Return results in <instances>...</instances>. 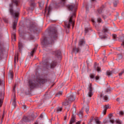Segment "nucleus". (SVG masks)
<instances>
[{"mask_svg":"<svg viewBox=\"0 0 124 124\" xmlns=\"http://www.w3.org/2000/svg\"><path fill=\"white\" fill-rule=\"evenodd\" d=\"M115 123L116 124H121L122 123H121V121L120 120H116L115 121Z\"/></svg>","mask_w":124,"mask_h":124,"instance_id":"nucleus-47","label":"nucleus"},{"mask_svg":"<svg viewBox=\"0 0 124 124\" xmlns=\"http://www.w3.org/2000/svg\"><path fill=\"white\" fill-rule=\"evenodd\" d=\"M66 117H65V118H64V120H66Z\"/></svg>","mask_w":124,"mask_h":124,"instance_id":"nucleus-64","label":"nucleus"},{"mask_svg":"<svg viewBox=\"0 0 124 124\" xmlns=\"http://www.w3.org/2000/svg\"><path fill=\"white\" fill-rule=\"evenodd\" d=\"M120 115L121 116H124V111H120L119 112Z\"/></svg>","mask_w":124,"mask_h":124,"instance_id":"nucleus-46","label":"nucleus"},{"mask_svg":"<svg viewBox=\"0 0 124 124\" xmlns=\"http://www.w3.org/2000/svg\"><path fill=\"white\" fill-rule=\"evenodd\" d=\"M74 123H75V118H72L70 121L69 124H74Z\"/></svg>","mask_w":124,"mask_h":124,"instance_id":"nucleus-27","label":"nucleus"},{"mask_svg":"<svg viewBox=\"0 0 124 124\" xmlns=\"http://www.w3.org/2000/svg\"><path fill=\"white\" fill-rule=\"evenodd\" d=\"M119 3V0H116L113 2V6L114 7H117V5Z\"/></svg>","mask_w":124,"mask_h":124,"instance_id":"nucleus-24","label":"nucleus"},{"mask_svg":"<svg viewBox=\"0 0 124 124\" xmlns=\"http://www.w3.org/2000/svg\"><path fill=\"white\" fill-rule=\"evenodd\" d=\"M89 93H88V97H92L93 93V88H92V85H90L89 87Z\"/></svg>","mask_w":124,"mask_h":124,"instance_id":"nucleus-10","label":"nucleus"},{"mask_svg":"<svg viewBox=\"0 0 124 124\" xmlns=\"http://www.w3.org/2000/svg\"><path fill=\"white\" fill-rule=\"evenodd\" d=\"M3 118H4V113H3V115L1 118V121H2V119H3Z\"/></svg>","mask_w":124,"mask_h":124,"instance_id":"nucleus-51","label":"nucleus"},{"mask_svg":"<svg viewBox=\"0 0 124 124\" xmlns=\"http://www.w3.org/2000/svg\"><path fill=\"white\" fill-rule=\"evenodd\" d=\"M95 69H96L98 72H101V69L99 67H95Z\"/></svg>","mask_w":124,"mask_h":124,"instance_id":"nucleus-31","label":"nucleus"},{"mask_svg":"<svg viewBox=\"0 0 124 124\" xmlns=\"http://www.w3.org/2000/svg\"><path fill=\"white\" fill-rule=\"evenodd\" d=\"M110 91H111V90L109 89H108L107 90V93H109V92H110Z\"/></svg>","mask_w":124,"mask_h":124,"instance_id":"nucleus-52","label":"nucleus"},{"mask_svg":"<svg viewBox=\"0 0 124 124\" xmlns=\"http://www.w3.org/2000/svg\"><path fill=\"white\" fill-rule=\"evenodd\" d=\"M78 116H79L80 119H82V118H83V111H80L78 114Z\"/></svg>","mask_w":124,"mask_h":124,"instance_id":"nucleus-22","label":"nucleus"},{"mask_svg":"<svg viewBox=\"0 0 124 124\" xmlns=\"http://www.w3.org/2000/svg\"><path fill=\"white\" fill-rule=\"evenodd\" d=\"M92 1H95V0H92Z\"/></svg>","mask_w":124,"mask_h":124,"instance_id":"nucleus-63","label":"nucleus"},{"mask_svg":"<svg viewBox=\"0 0 124 124\" xmlns=\"http://www.w3.org/2000/svg\"><path fill=\"white\" fill-rule=\"evenodd\" d=\"M103 7H101L100 9H98L97 13H98V14H102V12L103 11Z\"/></svg>","mask_w":124,"mask_h":124,"instance_id":"nucleus-21","label":"nucleus"},{"mask_svg":"<svg viewBox=\"0 0 124 124\" xmlns=\"http://www.w3.org/2000/svg\"><path fill=\"white\" fill-rule=\"evenodd\" d=\"M84 108L85 109V112L88 113H89V111L90 110V107H89L88 105L84 107Z\"/></svg>","mask_w":124,"mask_h":124,"instance_id":"nucleus-20","label":"nucleus"},{"mask_svg":"<svg viewBox=\"0 0 124 124\" xmlns=\"http://www.w3.org/2000/svg\"><path fill=\"white\" fill-rule=\"evenodd\" d=\"M102 17L104 19H105V18H106V16H104L103 15H102Z\"/></svg>","mask_w":124,"mask_h":124,"instance_id":"nucleus-56","label":"nucleus"},{"mask_svg":"<svg viewBox=\"0 0 124 124\" xmlns=\"http://www.w3.org/2000/svg\"><path fill=\"white\" fill-rule=\"evenodd\" d=\"M116 100L117 101H118V102H120V101H121V99H120V98H117Z\"/></svg>","mask_w":124,"mask_h":124,"instance_id":"nucleus-49","label":"nucleus"},{"mask_svg":"<svg viewBox=\"0 0 124 124\" xmlns=\"http://www.w3.org/2000/svg\"><path fill=\"white\" fill-rule=\"evenodd\" d=\"M36 51V47H34L31 52V56H33V53Z\"/></svg>","mask_w":124,"mask_h":124,"instance_id":"nucleus-29","label":"nucleus"},{"mask_svg":"<svg viewBox=\"0 0 124 124\" xmlns=\"http://www.w3.org/2000/svg\"><path fill=\"white\" fill-rule=\"evenodd\" d=\"M100 37L102 39H105V38H106V36H102V35H101V34H100Z\"/></svg>","mask_w":124,"mask_h":124,"instance_id":"nucleus-45","label":"nucleus"},{"mask_svg":"<svg viewBox=\"0 0 124 124\" xmlns=\"http://www.w3.org/2000/svg\"><path fill=\"white\" fill-rule=\"evenodd\" d=\"M28 30L30 31L31 33H34L36 31H37V25L34 24H30L28 26Z\"/></svg>","mask_w":124,"mask_h":124,"instance_id":"nucleus-5","label":"nucleus"},{"mask_svg":"<svg viewBox=\"0 0 124 124\" xmlns=\"http://www.w3.org/2000/svg\"><path fill=\"white\" fill-rule=\"evenodd\" d=\"M67 99L69 101V103H71L75 100V95L73 93H69L67 94Z\"/></svg>","mask_w":124,"mask_h":124,"instance_id":"nucleus-7","label":"nucleus"},{"mask_svg":"<svg viewBox=\"0 0 124 124\" xmlns=\"http://www.w3.org/2000/svg\"><path fill=\"white\" fill-rule=\"evenodd\" d=\"M75 17V13H74L69 18L68 22H65V25L68 29L66 30V32L68 33L69 32V29H70V26H74V22L73 21V18Z\"/></svg>","mask_w":124,"mask_h":124,"instance_id":"nucleus-4","label":"nucleus"},{"mask_svg":"<svg viewBox=\"0 0 124 124\" xmlns=\"http://www.w3.org/2000/svg\"><path fill=\"white\" fill-rule=\"evenodd\" d=\"M100 79V78L98 76H96L95 78V79L97 81H99Z\"/></svg>","mask_w":124,"mask_h":124,"instance_id":"nucleus-42","label":"nucleus"},{"mask_svg":"<svg viewBox=\"0 0 124 124\" xmlns=\"http://www.w3.org/2000/svg\"><path fill=\"white\" fill-rule=\"evenodd\" d=\"M73 52H75V53H78V52H79V48H74L73 49Z\"/></svg>","mask_w":124,"mask_h":124,"instance_id":"nucleus-30","label":"nucleus"},{"mask_svg":"<svg viewBox=\"0 0 124 124\" xmlns=\"http://www.w3.org/2000/svg\"><path fill=\"white\" fill-rule=\"evenodd\" d=\"M23 46V45H22V43L21 42H19L18 43V47L19 49H21L22 47Z\"/></svg>","mask_w":124,"mask_h":124,"instance_id":"nucleus-39","label":"nucleus"},{"mask_svg":"<svg viewBox=\"0 0 124 124\" xmlns=\"http://www.w3.org/2000/svg\"><path fill=\"white\" fill-rule=\"evenodd\" d=\"M92 21L93 23H94V20L92 19Z\"/></svg>","mask_w":124,"mask_h":124,"instance_id":"nucleus-59","label":"nucleus"},{"mask_svg":"<svg viewBox=\"0 0 124 124\" xmlns=\"http://www.w3.org/2000/svg\"><path fill=\"white\" fill-rule=\"evenodd\" d=\"M124 73V71H122L121 72H120L119 74V76L120 78V79H123V78H122V76H123V74Z\"/></svg>","mask_w":124,"mask_h":124,"instance_id":"nucleus-32","label":"nucleus"},{"mask_svg":"<svg viewBox=\"0 0 124 124\" xmlns=\"http://www.w3.org/2000/svg\"><path fill=\"white\" fill-rule=\"evenodd\" d=\"M33 39V37H31L29 39Z\"/></svg>","mask_w":124,"mask_h":124,"instance_id":"nucleus-57","label":"nucleus"},{"mask_svg":"<svg viewBox=\"0 0 124 124\" xmlns=\"http://www.w3.org/2000/svg\"><path fill=\"white\" fill-rule=\"evenodd\" d=\"M39 5L41 7H42L43 6V3H41Z\"/></svg>","mask_w":124,"mask_h":124,"instance_id":"nucleus-50","label":"nucleus"},{"mask_svg":"<svg viewBox=\"0 0 124 124\" xmlns=\"http://www.w3.org/2000/svg\"><path fill=\"white\" fill-rule=\"evenodd\" d=\"M46 82H47V79L35 76H34V80L33 79L29 80L28 86L30 90H32V89H34L36 87H39V86L46 83Z\"/></svg>","mask_w":124,"mask_h":124,"instance_id":"nucleus-2","label":"nucleus"},{"mask_svg":"<svg viewBox=\"0 0 124 124\" xmlns=\"http://www.w3.org/2000/svg\"><path fill=\"white\" fill-rule=\"evenodd\" d=\"M9 75L11 79H12L13 78V72L12 71L10 72Z\"/></svg>","mask_w":124,"mask_h":124,"instance_id":"nucleus-41","label":"nucleus"},{"mask_svg":"<svg viewBox=\"0 0 124 124\" xmlns=\"http://www.w3.org/2000/svg\"><path fill=\"white\" fill-rule=\"evenodd\" d=\"M16 26H17V21H15L13 25V29L15 30L16 29Z\"/></svg>","mask_w":124,"mask_h":124,"instance_id":"nucleus-25","label":"nucleus"},{"mask_svg":"<svg viewBox=\"0 0 124 124\" xmlns=\"http://www.w3.org/2000/svg\"><path fill=\"white\" fill-rule=\"evenodd\" d=\"M100 98H103V99H104L106 101H108V97L107 95L104 96L103 94L101 93L100 96H99Z\"/></svg>","mask_w":124,"mask_h":124,"instance_id":"nucleus-14","label":"nucleus"},{"mask_svg":"<svg viewBox=\"0 0 124 124\" xmlns=\"http://www.w3.org/2000/svg\"><path fill=\"white\" fill-rule=\"evenodd\" d=\"M70 103H69V101L67 99L65 102H63L62 103V104L64 106H68V107H70V105H69V104H70Z\"/></svg>","mask_w":124,"mask_h":124,"instance_id":"nucleus-13","label":"nucleus"},{"mask_svg":"<svg viewBox=\"0 0 124 124\" xmlns=\"http://www.w3.org/2000/svg\"><path fill=\"white\" fill-rule=\"evenodd\" d=\"M112 117H113V114H110L109 115V122L110 123H111V124H114L115 120L112 118Z\"/></svg>","mask_w":124,"mask_h":124,"instance_id":"nucleus-15","label":"nucleus"},{"mask_svg":"<svg viewBox=\"0 0 124 124\" xmlns=\"http://www.w3.org/2000/svg\"><path fill=\"white\" fill-rule=\"evenodd\" d=\"M80 123H81V121H78V122H77V123H76V124H80Z\"/></svg>","mask_w":124,"mask_h":124,"instance_id":"nucleus-53","label":"nucleus"},{"mask_svg":"<svg viewBox=\"0 0 124 124\" xmlns=\"http://www.w3.org/2000/svg\"><path fill=\"white\" fill-rule=\"evenodd\" d=\"M23 121L24 122H29V119L27 117L24 116L23 117Z\"/></svg>","mask_w":124,"mask_h":124,"instance_id":"nucleus-37","label":"nucleus"},{"mask_svg":"<svg viewBox=\"0 0 124 124\" xmlns=\"http://www.w3.org/2000/svg\"><path fill=\"white\" fill-rule=\"evenodd\" d=\"M43 64L45 65L46 68H48V67H49L50 68H54L56 65H57V62L56 61H54L49 64V63L47 61H46L45 62H43Z\"/></svg>","mask_w":124,"mask_h":124,"instance_id":"nucleus-6","label":"nucleus"},{"mask_svg":"<svg viewBox=\"0 0 124 124\" xmlns=\"http://www.w3.org/2000/svg\"><path fill=\"white\" fill-rule=\"evenodd\" d=\"M112 38L114 40H117V35L116 34H112Z\"/></svg>","mask_w":124,"mask_h":124,"instance_id":"nucleus-36","label":"nucleus"},{"mask_svg":"<svg viewBox=\"0 0 124 124\" xmlns=\"http://www.w3.org/2000/svg\"><path fill=\"white\" fill-rule=\"evenodd\" d=\"M1 85V80L0 79V86ZM1 92L0 91V107L2 105V101L0 99V97H1Z\"/></svg>","mask_w":124,"mask_h":124,"instance_id":"nucleus-19","label":"nucleus"},{"mask_svg":"<svg viewBox=\"0 0 124 124\" xmlns=\"http://www.w3.org/2000/svg\"><path fill=\"white\" fill-rule=\"evenodd\" d=\"M103 31H104V32H107V31H108V28L107 27H104Z\"/></svg>","mask_w":124,"mask_h":124,"instance_id":"nucleus-38","label":"nucleus"},{"mask_svg":"<svg viewBox=\"0 0 124 124\" xmlns=\"http://www.w3.org/2000/svg\"><path fill=\"white\" fill-rule=\"evenodd\" d=\"M58 3L60 4L61 6H63L65 4V0H59Z\"/></svg>","mask_w":124,"mask_h":124,"instance_id":"nucleus-17","label":"nucleus"},{"mask_svg":"<svg viewBox=\"0 0 124 124\" xmlns=\"http://www.w3.org/2000/svg\"><path fill=\"white\" fill-rule=\"evenodd\" d=\"M68 9L69 10H71V11H76V9H77V5L76 4H72L68 5Z\"/></svg>","mask_w":124,"mask_h":124,"instance_id":"nucleus-8","label":"nucleus"},{"mask_svg":"<svg viewBox=\"0 0 124 124\" xmlns=\"http://www.w3.org/2000/svg\"><path fill=\"white\" fill-rule=\"evenodd\" d=\"M113 74H114V72H113V71H107V75L108 76V77H110V76H112V75H113Z\"/></svg>","mask_w":124,"mask_h":124,"instance_id":"nucleus-18","label":"nucleus"},{"mask_svg":"<svg viewBox=\"0 0 124 124\" xmlns=\"http://www.w3.org/2000/svg\"><path fill=\"white\" fill-rule=\"evenodd\" d=\"M107 109H109V106L108 105L104 106V110L102 112L103 116L106 114Z\"/></svg>","mask_w":124,"mask_h":124,"instance_id":"nucleus-11","label":"nucleus"},{"mask_svg":"<svg viewBox=\"0 0 124 124\" xmlns=\"http://www.w3.org/2000/svg\"><path fill=\"white\" fill-rule=\"evenodd\" d=\"M62 94V91H60L57 93V94H56V96H61Z\"/></svg>","mask_w":124,"mask_h":124,"instance_id":"nucleus-35","label":"nucleus"},{"mask_svg":"<svg viewBox=\"0 0 124 124\" xmlns=\"http://www.w3.org/2000/svg\"><path fill=\"white\" fill-rule=\"evenodd\" d=\"M85 40L83 39H80L78 43L79 47H82V46H84V45H85Z\"/></svg>","mask_w":124,"mask_h":124,"instance_id":"nucleus-12","label":"nucleus"},{"mask_svg":"<svg viewBox=\"0 0 124 124\" xmlns=\"http://www.w3.org/2000/svg\"><path fill=\"white\" fill-rule=\"evenodd\" d=\"M97 22H98V23H101L102 19H101V18H100V17H98L97 18Z\"/></svg>","mask_w":124,"mask_h":124,"instance_id":"nucleus-43","label":"nucleus"},{"mask_svg":"<svg viewBox=\"0 0 124 124\" xmlns=\"http://www.w3.org/2000/svg\"><path fill=\"white\" fill-rule=\"evenodd\" d=\"M31 1V10H33L34 7H35V3L33 1L34 0H30Z\"/></svg>","mask_w":124,"mask_h":124,"instance_id":"nucleus-16","label":"nucleus"},{"mask_svg":"<svg viewBox=\"0 0 124 124\" xmlns=\"http://www.w3.org/2000/svg\"><path fill=\"white\" fill-rule=\"evenodd\" d=\"M117 58L118 60H122L123 59V56H122L121 54H119L117 56Z\"/></svg>","mask_w":124,"mask_h":124,"instance_id":"nucleus-40","label":"nucleus"},{"mask_svg":"<svg viewBox=\"0 0 124 124\" xmlns=\"http://www.w3.org/2000/svg\"><path fill=\"white\" fill-rule=\"evenodd\" d=\"M12 4H10V12L13 16V17H15V18H16V17H18L19 16V12L18 11H14L13 9V4H15L16 6H17L18 5V4L19 3V0H12Z\"/></svg>","mask_w":124,"mask_h":124,"instance_id":"nucleus-3","label":"nucleus"},{"mask_svg":"<svg viewBox=\"0 0 124 124\" xmlns=\"http://www.w3.org/2000/svg\"><path fill=\"white\" fill-rule=\"evenodd\" d=\"M62 111V107H58L57 109V113H61Z\"/></svg>","mask_w":124,"mask_h":124,"instance_id":"nucleus-23","label":"nucleus"},{"mask_svg":"<svg viewBox=\"0 0 124 124\" xmlns=\"http://www.w3.org/2000/svg\"><path fill=\"white\" fill-rule=\"evenodd\" d=\"M18 62V57L15 56V66L16 65V63Z\"/></svg>","mask_w":124,"mask_h":124,"instance_id":"nucleus-34","label":"nucleus"},{"mask_svg":"<svg viewBox=\"0 0 124 124\" xmlns=\"http://www.w3.org/2000/svg\"><path fill=\"white\" fill-rule=\"evenodd\" d=\"M91 31V28H90L89 27H86L85 28V31L86 33H87V32H89V31Z\"/></svg>","mask_w":124,"mask_h":124,"instance_id":"nucleus-28","label":"nucleus"},{"mask_svg":"<svg viewBox=\"0 0 124 124\" xmlns=\"http://www.w3.org/2000/svg\"><path fill=\"white\" fill-rule=\"evenodd\" d=\"M40 118H41V119H42V118H43V114H41V115H40Z\"/></svg>","mask_w":124,"mask_h":124,"instance_id":"nucleus-55","label":"nucleus"},{"mask_svg":"<svg viewBox=\"0 0 124 124\" xmlns=\"http://www.w3.org/2000/svg\"><path fill=\"white\" fill-rule=\"evenodd\" d=\"M94 76H95L94 75L91 74L90 75V78H91V79H93L94 78Z\"/></svg>","mask_w":124,"mask_h":124,"instance_id":"nucleus-48","label":"nucleus"},{"mask_svg":"<svg viewBox=\"0 0 124 124\" xmlns=\"http://www.w3.org/2000/svg\"><path fill=\"white\" fill-rule=\"evenodd\" d=\"M13 91H15V86H14V87L13 88Z\"/></svg>","mask_w":124,"mask_h":124,"instance_id":"nucleus-61","label":"nucleus"},{"mask_svg":"<svg viewBox=\"0 0 124 124\" xmlns=\"http://www.w3.org/2000/svg\"><path fill=\"white\" fill-rule=\"evenodd\" d=\"M46 12H47V9H45V13H46Z\"/></svg>","mask_w":124,"mask_h":124,"instance_id":"nucleus-60","label":"nucleus"},{"mask_svg":"<svg viewBox=\"0 0 124 124\" xmlns=\"http://www.w3.org/2000/svg\"><path fill=\"white\" fill-rule=\"evenodd\" d=\"M16 35L15 34V33L13 34L12 35V40H13L14 41H16Z\"/></svg>","mask_w":124,"mask_h":124,"instance_id":"nucleus-26","label":"nucleus"},{"mask_svg":"<svg viewBox=\"0 0 124 124\" xmlns=\"http://www.w3.org/2000/svg\"><path fill=\"white\" fill-rule=\"evenodd\" d=\"M26 106H23V108H24V109H26Z\"/></svg>","mask_w":124,"mask_h":124,"instance_id":"nucleus-58","label":"nucleus"},{"mask_svg":"<svg viewBox=\"0 0 124 124\" xmlns=\"http://www.w3.org/2000/svg\"><path fill=\"white\" fill-rule=\"evenodd\" d=\"M95 121L96 124H100L101 123V122L99 121L98 119H95Z\"/></svg>","mask_w":124,"mask_h":124,"instance_id":"nucleus-44","label":"nucleus"},{"mask_svg":"<svg viewBox=\"0 0 124 124\" xmlns=\"http://www.w3.org/2000/svg\"><path fill=\"white\" fill-rule=\"evenodd\" d=\"M54 55H55V57L58 58V59L62 58V52L60 50H57L53 52Z\"/></svg>","mask_w":124,"mask_h":124,"instance_id":"nucleus-9","label":"nucleus"},{"mask_svg":"<svg viewBox=\"0 0 124 124\" xmlns=\"http://www.w3.org/2000/svg\"><path fill=\"white\" fill-rule=\"evenodd\" d=\"M50 38L45 37L43 40V45L45 47H47L50 44H53L54 41L58 39V32L55 28H51L49 30Z\"/></svg>","mask_w":124,"mask_h":124,"instance_id":"nucleus-1","label":"nucleus"},{"mask_svg":"<svg viewBox=\"0 0 124 124\" xmlns=\"http://www.w3.org/2000/svg\"><path fill=\"white\" fill-rule=\"evenodd\" d=\"M86 10L88 11V5H86Z\"/></svg>","mask_w":124,"mask_h":124,"instance_id":"nucleus-54","label":"nucleus"},{"mask_svg":"<svg viewBox=\"0 0 124 124\" xmlns=\"http://www.w3.org/2000/svg\"><path fill=\"white\" fill-rule=\"evenodd\" d=\"M51 11V7H49L48 10H47V17L50 15V12Z\"/></svg>","mask_w":124,"mask_h":124,"instance_id":"nucleus-33","label":"nucleus"},{"mask_svg":"<svg viewBox=\"0 0 124 124\" xmlns=\"http://www.w3.org/2000/svg\"><path fill=\"white\" fill-rule=\"evenodd\" d=\"M1 50L0 49V54H1Z\"/></svg>","mask_w":124,"mask_h":124,"instance_id":"nucleus-62","label":"nucleus"}]
</instances>
